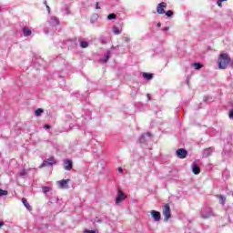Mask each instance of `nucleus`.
Listing matches in <instances>:
<instances>
[{"instance_id":"obj_11","label":"nucleus","mask_w":233,"mask_h":233,"mask_svg":"<svg viewBox=\"0 0 233 233\" xmlns=\"http://www.w3.org/2000/svg\"><path fill=\"white\" fill-rule=\"evenodd\" d=\"M217 199H218V203L225 207V203H227V197L225 195H216Z\"/></svg>"},{"instance_id":"obj_43","label":"nucleus","mask_w":233,"mask_h":233,"mask_svg":"<svg viewBox=\"0 0 233 233\" xmlns=\"http://www.w3.org/2000/svg\"><path fill=\"white\" fill-rule=\"evenodd\" d=\"M96 223H101V219H97V220H96Z\"/></svg>"},{"instance_id":"obj_22","label":"nucleus","mask_w":233,"mask_h":233,"mask_svg":"<svg viewBox=\"0 0 233 233\" xmlns=\"http://www.w3.org/2000/svg\"><path fill=\"white\" fill-rule=\"evenodd\" d=\"M80 46H81V48H88V42L81 41Z\"/></svg>"},{"instance_id":"obj_26","label":"nucleus","mask_w":233,"mask_h":233,"mask_svg":"<svg viewBox=\"0 0 233 233\" xmlns=\"http://www.w3.org/2000/svg\"><path fill=\"white\" fill-rule=\"evenodd\" d=\"M2 196H8V191L4 190V189H0V198H1Z\"/></svg>"},{"instance_id":"obj_14","label":"nucleus","mask_w":233,"mask_h":233,"mask_svg":"<svg viewBox=\"0 0 233 233\" xmlns=\"http://www.w3.org/2000/svg\"><path fill=\"white\" fill-rule=\"evenodd\" d=\"M191 170L195 176H198L201 172V168L196 163L192 165Z\"/></svg>"},{"instance_id":"obj_41","label":"nucleus","mask_w":233,"mask_h":233,"mask_svg":"<svg viewBox=\"0 0 233 233\" xmlns=\"http://www.w3.org/2000/svg\"><path fill=\"white\" fill-rule=\"evenodd\" d=\"M208 96H205V102L208 103Z\"/></svg>"},{"instance_id":"obj_47","label":"nucleus","mask_w":233,"mask_h":233,"mask_svg":"<svg viewBox=\"0 0 233 233\" xmlns=\"http://www.w3.org/2000/svg\"><path fill=\"white\" fill-rule=\"evenodd\" d=\"M126 41H129V39H128V38H126Z\"/></svg>"},{"instance_id":"obj_37","label":"nucleus","mask_w":233,"mask_h":233,"mask_svg":"<svg viewBox=\"0 0 233 233\" xmlns=\"http://www.w3.org/2000/svg\"><path fill=\"white\" fill-rule=\"evenodd\" d=\"M118 172H119L120 174H122V172H123V168L118 167Z\"/></svg>"},{"instance_id":"obj_1","label":"nucleus","mask_w":233,"mask_h":233,"mask_svg":"<svg viewBox=\"0 0 233 233\" xmlns=\"http://www.w3.org/2000/svg\"><path fill=\"white\" fill-rule=\"evenodd\" d=\"M232 59L227 53H221L218 57V66L219 70H226Z\"/></svg>"},{"instance_id":"obj_40","label":"nucleus","mask_w":233,"mask_h":233,"mask_svg":"<svg viewBox=\"0 0 233 233\" xmlns=\"http://www.w3.org/2000/svg\"><path fill=\"white\" fill-rule=\"evenodd\" d=\"M46 8H47L48 14H50V6L46 5Z\"/></svg>"},{"instance_id":"obj_4","label":"nucleus","mask_w":233,"mask_h":233,"mask_svg":"<svg viewBox=\"0 0 233 233\" xmlns=\"http://www.w3.org/2000/svg\"><path fill=\"white\" fill-rule=\"evenodd\" d=\"M125 199H127V195H125V193H123V191L118 190V193H117L116 198V205H119V204L123 203V201H125Z\"/></svg>"},{"instance_id":"obj_38","label":"nucleus","mask_w":233,"mask_h":233,"mask_svg":"<svg viewBox=\"0 0 233 233\" xmlns=\"http://www.w3.org/2000/svg\"><path fill=\"white\" fill-rule=\"evenodd\" d=\"M99 8H100V7H99V4H98V3H96V10H99Z\"/></svg>"},{"instance_id":"obj_30","label":"nucleus","mask_w":233,"mask_h":233,"mask_svg":"<svg viewBox=\"0 0 233 233\" xmlns=\"http://www.w3.org/2000/svg\"><path fill=\"white\" fill-rule=\"evenodd\" d=\"M223 3H224L223 0H218V1H217V5H218V6H220V7L223 6Z\"/></svg>"},{"instance_id":"obj_31","label":"nucleus","mask_w":233,"mask_h":233,"mask_svg":"<svg viewBox=\"0 0 233 233\" xmlns=\"http://www.w3.org/2000/svg\"><path fill=\"white\" fill-rule=\"evenodd\" d=\"M213 166L212 164H209L208 166H206V170H212Z\"/></svg>"},{"instance_id":"obj_45","label":"nucleus","mask_w":233,"mask_h":233,"mask_svg":"<svg viewBox=\"0 0 233 233\" xmlns=\"http://www.w3.org/2000/svg\"><path fill=\"white\" fill-rule=\"evenodd\" d=\"M147 98L150 99V95H147Z\"/></svg>"},{"instance_id":"obj_8","label":"nucleus","mask_w":233,"mask_h":233,"mask_svg":"<svg viewBox=\"0 0 233 233\" xmlns=\"http://www.w3.org/2000/svg\"><path fill=\"white\" fill-rule=\"evenodd\" d=\"M150 214L155 221H161V213L159 211L151 210Z\"/></svg>"},{"instance_id":"obj_36","label":"nucleus","mask_w":233,"mask_h":233,"mask_svg":"<svg viewBox=\"0 0 233 233\" xmlns=\"http://www.w3.org/2000/svg\"><path fill=\"white\" fill-rule=\"evenodd\" d=\"M44 128L49 129V128H50V126H49V125H45V126H44Z\"/></svg>"},{"instance_id":"obj_32","label":"nucleus","mask_w":233,"mask_h":233,"mask_svg":"<svg viewBox=\"0 0 233 233\" xmlns=\"http://www.w3.org/2000/svg\"><path fill=\"white\" fill-rule=\"evenodd\" d=\"M84 233H96V230H88V229H85Z\"/></svg>"},{"instance_id":"obj_13","label":"nucleus","mask_w":233,"mask_h":233,"mask_svg":"<svg viewBox=\"0 0 233 233\" xmlns=\"http://www.w3.org/2000/svg\"><path fill=\"white\" fill-rule=\"evenodd\" d=\"M49 25H51V26L59 25V19L56 16H52L49 20Z\"/></svg>"},{"instance_id":"obj_39","label":"nucleus","mask_w":233,"mask_h":233,"mask_svg":"<svg viewBox=\"0 0 233 233\" xmlns=\"http://www.w3.org/2000/svg\"><path fill=\"white\" fill-rule=\"evenodd\" d=\"M103 45H106V40L101 39Z\"/></svg>"},{"instance_id":"obj_42","label":"nucleus","mask_w":233,"mask_h":233,"mask_svg":"<svg viewBox=\"0 0 233 233\" xmlns=\"http://www.w3.org/2000/svg\"><path fill=\"white\" fill-rule=\"evenodd\" d=\"M143 137H141V139H140V143H144V141H143Z\"/></svg>"},{"instance_id":"obj_10","label":"nucleus","mask_w":233,"mask_h":233,"mask_svg":"<svg viewBox=\"0 0 233 233\" xmlns=\"http://www.w3.org/2000/svg\"><path fill=\"white\" fill-rule=\"evenodd\" d=\"M69 181H70V179L59 180V181H57V185L59 186L60 188H68Z\"/></svg>"},{"instance_id":"obj_44","label":"nucleus","mask_w":233,"mask_h":233,"mask_svg":"<svg viewBox=\"0 0 233 233\" xmlns=\"http://www.w3.org/2000/svg\"><path fill=\"white\" fill-rule=\"evenodd\" d=\"M157 26H158V28H159V27L161 26V23H158V24H157Z\"/></svg>"},{"instance_id":"obj_35","label":"nucleus","mask_w":233,"mask_h":233,"mask_svg":"<svg viewBox=\"0 0 233 233\" xmlns=\"http://www.w3.org/2000/svg\"><path fill=\"white\" fill-rule=\"evenodd\" d=\"M210 50H212V47H210V46H208L207 47V52H210Z\"/></svg>"},{"instance_id":"obj_15","label":"nucleus","mask_w":233,"mask_h":233,"mask_svg":"<svg viewBox=\"0 0 233 233\" xmlns=\"http://www.w3.org/2000/svg\"><path fill=\"white\" fill-rule=\"evenodd\" d=\"M222 177H223V179L225 180V181H227L228 179H230V171H228V170H224L223 172H222Z\"/></svg>"},{"instance_id":"obj_6","label":"nucleus","mask_w":233,"mask_h":233,"mask_svg":"<svg viewBox=\"0 0 233 233\" xmlns=\"http://www.w3.org/2000/svg\"><path fill=\"white\" fill-rule=\"evenodd\" d=\"M116 48H119V46H112L110 50H107L106 53L104 54V63H108V59H110V56H112V50H116Z\"/></svg>"},{"instance_id":"obj_48","label":"nucleus","mask_w":233,"mask_h":233,"mask_svg":"<svg viewBox=\"0 0 233 233\" xmlns=\"http://www.w3.org/2000/svg\"><path fill=\"white\" fill-rule=\"evenodd\" d=\"M224 3H225V1H228V0H222Z\"/></svg>"},{"instance_id":"obj_17","label":"nucleus","mask_w":233,"mask_h":233,"mask_svg":"<svg viewBox=\"0 0 233 233\" xmlns=\"http://www.w3.org/2000/svg\"><path fill=\"white\" fill-rule=\"evenodd\" d=\"M23 32H24L25 37H28L29 35H32V30L28 29L26 27L23 28Z\"/></svg>"},{"instance_id":"obj_3","label":"nucleus","mask_w":233,"mask_h":233,"mask_svg":"<svg viewBox=\"0 0 233 233\" xmlns=\"http://www.w3.org/2000/svg\"><path fill=\"white\" fill-rule=\"evenodd\" d=\"M176 156L179 159H185L188 156V151L185 148H179L176 151Z\"/></svg>"},{"instance_id":"obj_23","label":"nucleus","mask_w":233,"mask_h":233,"mask_svg":"<svg viewBox=\"0 0 233 233\" xmlns=\"http://www.w3.org/2000/svg\"><path fill=\"white\" fill-rule=\"evenodd\" d=\"M116 14H114V13L109 14V15H107V19H108L109 21H112V19H116Z\"/></svg>"},{"instance_id":"obj_28","label":"nucleus","mask_w":233,"mask_h":233,"mask_svg":"<svg viewBox=\"0 0 233 233\" xmlns=\"http://www.w3.org/2000/svg\"><path fill=\"white\" fill-rule=\"evenodd\" d=\"M166 15L167 17H172L174 15V12H172V10H168L167 13H166Z\"/></svg>"},{"instance_id":"obj_7","label":"nucleus","mask_w":233,"mask_h":233,"mask_svg":"<svg viewBox=\"0 0 233 233\" xmlns=\"http://www.w3.org/2000/svg\"><path fill=\"white\" fill-rule=\"evenodd\" d=\"M165 8H167V3L162 2V3L158 4L157 6V14H160V15L165 14Z\"/></svg>"},{"instance_id":"obj_18","label":"nucleus","mask_w":233,"mask_h":233,"mask_svg":"<svg viewBox=\"0 0 233 233\" xmlns=\"http://www.w3.org/2000/svg\"><path fill=\"white\" fill-rule=\"evenodd\" d=\"M192 66L195 70H201L203 68V65L201 63H194Z\"/></svg>"},{"instance_id":"obj_27","label":"nucleus","mask_w":233,"mask_h":233,"mask_svg":"<svg viewBox=\"0 0 233 233\" xmlns=\"http://www.w3.org/2000/svg\"><path fill=\"white\" fill-rule=\"evenodd\" d=\"M43 193L47 194V192H50V187H42Z\"/></svg>"},{"instance_id":"obj_25","label":"nucleus","mask_w":233,"mask_h":233,"mask_svg":"<svg viewBox=\"0 0 233 233\" xmlns=\"http://www.w3.org/2000/svg\"><path fill=\"white\" fill-rule=\"evenodd\" d=\"M42 112H43V109L42 108H38V109L35 110V116H41Z\"/></svg>"},{"instance_id":"obj_29","label":"nucleus","mask_w":233,"mask_h":233,"mask_svg":"<svg viewBox=\"0 0 233 233\" xmlns=\"http://www.w3.org/2000/svg\"><path fill=\"white\" fill-rule=\"evenodd\" d=\"M19 176L21 177H25V176H26V170L25 169H23L20 173H19Z\"/></svg>"},{"instance_id":"obj_20","label":"nucleus","mask_w":233,"mask_h":233,"mask_svg":"<svg viewBox=\"0 0 233 233\" xmlns=\"http://www.w3.org/2000/svg\"><path fill=\"white\" fill-rule=\"evenodd\" d=\"M113 33L115 35H119V34H121V30H119V27L117 26H113Z\"/></svg>"},{"instance_id":"obj_21","label":"nucleus","mask_w":233,"mask_h":233,"mask_svg":"<svg viewBox=\"0 0 233 233\" xmlns=\"http://www.w3.org/2000/svg\"><path fill=\"white\" fill-rule=\"evenodd\" d=\"M22 203L23 205H25V208H27V210H30V204L26 201V198H22Z\"/></svg>"},{"instance_id":"obj_34","label":"nucleus","mask_w":233,"mask_h":233,"mask_svg":"<svg viewBox=\"0 0 233 233\" xmlns=\"http://www.w3.org/2000/svg\"><path fill=\"white\" fill-rule=\"evenodd\" d=\"M3 227H5V222L0 220V228H2Z\"/></svg>"},{"instance_id":"obj_12","label":"nucleus","mask_w":233,"mask_h":233,"mask_svg":"<svg viewBox=\"0 0 233 233\" xmlns=\"http://www.w3.org/2000/svg\"><path fill=\"white\" fill-rule=\"evenodd\" d=\"M72 160L70 159H65L64 160V168L65 170H70L72 168Z\"/></svg>"},{"instance_id":"obj_2","label":"nucleus","mask_w":233,"mask_h":233,"mask_svg":"<svg viewBox=\"0 0 233 233\" xmlns=\"http://www.w3.org/2000/svg\"><path fill=\"white\" fill-rule=\"evenodd\" d=\"M162 214L164 216V221H168L171 218L170 213V206L168 204H166L162 209Z\"/></svg>"},{"instance_id":"obj_9","label":"nucleus","mask_w":233,"mask_h":233,"mask_svg":"<svg viewBox=\"0 0 233 233\" xmlns=\"http://www.w3.org/2000/svg\"><path fill=\"white\" fill-rule=\"evenodd\" d=\"M216 215L214 214V210L210 208H206L205 210V219H208V218H214Z\"/></svg>"},{"instance_id":"obj_16","label":"nucleus","mask_w":233,"mask_h":233,"mask_svg":"<svg viewBox=\"0 0 233 233\" xmlns=\"http://www.w3.org/2000/svg\"><path fill=\"white\" fill-rule=\"evenodd\" d=\"M213 152H214V147H213L206 148L205 149L206 157H208L212 156Z\"/></svg>"},{"instance_id":"obj_24","label":"nucleus","mask_w":233,"mask_h":233,"mask_svg":"<svg viewBox=\"0 0 233 233\" xmlns=\"http://www.w3.org/2000/svg\"><path fill=\"white\" fill-rule=\"evenodd\" d=\"M231 106H233V104H231ZM228 117L233 120V107L228 111Z\"/></svg>"},{"instance_id":"obj_33","label":"nucleus","mask_w":233,"mask_h":233,"mask_svg":"<svg viewBox=\"0 0 233 233\" xmlns=\"http://www.w3.org/2000/svg\"><path fill=\"white\" fill-rule=\"evenodd\" d=\"M162 30H163V32H168L169 27H163Z\"/></svg>"},{"instance_id":"obj_46","label":"nucleus","mask_w":233,"mask_h":233,"mask_svg":"<svg viewBox=\"0 0 233 233\" xmlns=\"http://www.w3.org/2000/svg\"><path fill=\"white\" fill-rule=\"evenodd\" d=\"M147 136H149V137H150V133H147Z\"/></svg>"},{"instance_id":"obj_19","label":"nucleus","mask_w":233,"mask_h":233,"mask_svg":"<svg viewBox=\"0 0 233 233\" xmlns=\"http://www.w3.org/2000/svg\"><path fill=\"white\" fill-rule=\"evenodd\" d=\"M143 77H144V79H147V81H150V79H152V77H154V76L152 74L144 73Z\"/></svg>"},{"instance_id":"obj_5","label":"nucleus","mask_w":233,"mask_h":233,"mask_svg":"<svg viewBox=\"0 0 233 233\" xmlns=\"http://www.w3.org/2000/svg\"><path fill=\"white\" fill-rule=\"evenodd\" d=\"M52 165H56V158H54V157H51L47 158L46 160H45L41 164L40 168H43L44 167H52Z\"/></svg>"}]
</instances>
